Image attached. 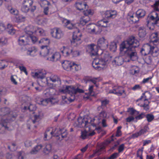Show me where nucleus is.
Wrapping results in <instances>:
<instances>
[{
    "mask_svg": "<svg viewBox=\"0 0 159 159\" xmlns=\"http://www.w3.org/2000/svg\"><path fill=\"white\" fill-rule=\"evenodd\" d=\"M39 43L42 44L41 48L42 49L40 54L44 57H47L46 60H48L49 57H47L48 56L50 47L48 46L50 43V39L47 38H44L41 39L39 41Z\"/></svg>",
    "mask_w": 159,
    "mask_h": 159,
    "instance_id": "nucleus-5",
    "label": "nucleus"
},
{
    "mask_svg": "<svg viewBox=\"0 0 159 159\" xmlns=\"http://www.w3.org/2000/svg\"><path fill=\"white\" fill-rule=\"evenodd\" d=\"M18 67L21 71L24 72L26 75H27V72L26 71V68L25 66H19Z\"/></svg>",
    "mask_w": 159,
    "mask_h": 159,
    "instance_id": "nucleus-60",
    "label": "nucleus"
},
{
    "mask_svg": "<svg viewBox=\"0 0 159 159\" xmlns=\"http://www.w3.org/2000/svg\"><path fill=\"white\" fill-rule=\"evenodd\" d=\"M44 97L49 98L50 97V88L46 89L44 92Z\"/></svg>",
    "mask_w": 159,
    "mask_h": 159,
    "instance_id": "nucleus-52",
    "label": "nucleus"
},
{
    "mask_svg": "<svg viewBox=\"0 0 159 159\" xmlns=\"http://www.w3.org/2000/svg\"><path fill=\"white\" fill-rule=\"evenodd\" d=\"M128 112L129 113V114L132 116H135L138 115L139 113V112L137 111L133 108H129Z\"/></svg>",
    "mask_w": 159,
    "mask_h": 159,
    "instance_id": "nucleus-30",
    "label": "nucleus"
},
{
    "mask_svg": "<svg viewBox=\"0 0 159 159\" xmlns=\"http://www.w3.org/2000/svg\"><path fill=\"white\" fill-rule=\"evenodd\" d=\"M63 49L61 51L63 55L65 57H67L71 55L72 52V49H70L67 47L63 46Z\"/></svg>",
    "mask_w": 159,
    "mask_h": 159,
    "instance_id": "nucleus-21",
    "label": "nucleus"
},
{
    "mask_svg": "<svg viewBox=\"0 0 159 159\" xmlns=\"http://www.w3.org/2000/svg\"><path fill=\"white\" fill-rule=\"evenodd\" d=\"M143 148H142L141 149H139L137 152V157H139L140 159H143L142 156V154L143 152Z\"/></svg>",
    "mask_w": 159,
    "mask_h": 159,
    "instance_id": "nucleus-46",
    "label": "nucleus"
},
{
    "mask_svg": "<svg viewBox=\"0 0 159 159\" xmlns=\"http://www.w3.org/2000/svg\"><path fill=\"white\" fill-rule=\"evenodd\" d=\"M95 134V132L94 131L91 132L85 129L81 132V137L82 139H85L89 138L90 137L93 136Z\"/></svg>",
    "mask_w": 159,
    "mask_h": 159,
    "instance_id": "nucleus-15",
    "label": "nucleus"
},
{
    "mask_svg": "<svg viewBox=\"0 0 159 159\" xmlns=\"http://www.w3.org/2000/svg\"><path fill=\"white\" fill-rule=\"evenodd\" d=\"M86 28L87 29L90 30L92 33L95 32L98 33H100L101 31V30H98V27L94 24H89L87 25Z\"/></svg>",
    "mask_w": 159,
    "mask_h": 159,
    "instance_id": "nucleus-16",
    "label": "nucleus"
},
{
    "mask_svg": "<svg viewBox=\"0 0 159 159\" xmlns=\"http://www.w3.org/2000/svg\"><path fill=\"white\" fill-rule=\"evenodd\" d=\"M54 131H52L51 133V134L54 135L57 137V139L61 140L62 139L66 138L68 134L67 130L64 128L55 129Z\"/></svg>",
    "mask_w": 159,
    "mask_h": 159,
    "instance_id": "nucleus-6",
    "label": "nucleus"
},
{
    "mask_svg": "<svg viewBox=\"0 0 159 159\" xmlns=\"http://www.w3.org/2000/svg\"><path fill=\"white\" fill-rule=\"evenodd\" d=\"M87 17V18L86 19L82 18L80 19V24L82 25H85L86 23H88V22L90 20V18L89 17Z\"/></svg>",
    "mask_w": 159,
    "mask_h": 159,
    "instance_id": "nucleus-38",
    "label": "nucleus"
},
{
    "mask_svg": "<svg viewBox=\"0 0 159 159\" xmlns=\"http://www.w3.org/2000/svg\"><path fill=\"white\" fill-rule=\"evenodd\" d=\"M88 8L84 9L83 12L84 14L86 16H88L89 15H92L93 14V10L90 9H88Z\"/></svg>",
    "mask_w": 159,
    "mask_h": 159,
    "instance_id": "nucleus-35",
    "label": "nucleus"
},
{
    "mask_svg": "<svg viewBox=\"0 0 159 159\" xmlns=\"http://www.w3.org/2000/svg\"><path fill=\"white\" fill-rule=\"evenodd\" d=\"M50 148V144H48L46 145L45 148H44L43 152L45 154H48L50 152L49 148Z\"/></svg>",
    "mask_w": 159,
    "mask_h": 159,
    "instance_id": "nucleus-44",
    "label": "nucleus"
},
{
    "mask_svg": "<svg viewBox=\"0 0 159 159\" xmlns=\"http://www.w3.org/2000/svg\"><path fill=\"white\" fill-rule=\"evenodd\" d=\"M29 27H26L25 30L26 34L20 36L18 39L19 45L22 46L30 44L32 43H35L37 42L38 39L37 37L33 35L32 31L29 30Z\"/></svg>",
    "mask_w": 159,
    "mask_h": 159,
    "instance_id": "nucleus-4",
    "label": "nucleus"
},
{
    "mask_svg": "<svg viewBox=\"0 0 159 159\" xmlns=\"http://www.w3.org/2000/svg\"><path fill=\"white\" fill-rule=\"evenodd\" d=\"M28 109L30 111H33L36 110V107L35 105L32 104H30L28 107Z\"/></svg>",
    "mask_w": 159,
    "mask_h": 159,
    "instance_id": "nucleus-59",
    "label": "nucleus"
},
{
    "mask_svg": "<svg viewBox=\"0 0 159 159\" xmlns=\"http://www.w3.org/2000/svg\"><path fill=\"white\" fill-rule=\"evenodd\" d=\"M124 144H122L119 146L118 148V149L119 153L122 152L124 149Z\"/></svg>",
    "mask_w": 159,
    "mask_h": 159,
    "instance_id": "nucleus-62",
    "label": "nucleus"
},
{
    "mask_svg": "<svg viewBox=\"0 0 159 159\" xmlns=\"http://www.w3.org/2000/svg\"><path fill=\"white\" fill-rule=\"evenodd\" d=\"M149 93L147 92H146L145 93H143V96H142L139 99H138L137 100V101H138L139 100H141L143 98H144L145 99L144 100V103H148V102H149V101H148V99L146 98H147L146 96L145 95V93Z\"/></svg>",
    "mask_w": 159,
    "mask_h": 159,
    "instance_id": "nucleus-48",
    "label": "nucleus"
},
{
    "mask_svg": "<svg viewBox=\"0 0 159 159\" xmlns=\"http://www.w3.org/2000/svg\"><path fill=\"white\" fill-rule=\"evenodd\" d=\"M22 4L31 7L32 5L33 1L32 0H22Z\"/></svg>",
    "mask_w": 159,
    "mask_h": 159,
    "instance_id": "nucleus-34",
    "label": "nucleus"
},
{
    "mask_svg": "<svg viewBox=\"0 0 159 159\" xmlns=\"http://www.w3.org/2000/svg\"><path fill=\"white\" fill-rule=\"evenodd\" d=\"M6 30L9 34L11 35L14 34L15 32V30L13 28L9 29H6Z\"/></svg>",
    "mask_w": 159,
    "mask_h": 159,
    "instance_id": "nucleus-61",
    "label": "nucleus"
},
{
    "mask_svg": "<svg viewBox=\"0 0 159 159\" xmlns=\"http://www.w3.org/2000/svg\"><path fill=\"white\" fill-rule=\"evenodd\" d=\"M146 117L147 119V121L148 122H150L152 121L154 119V116L150 114H148L146 116Z\"/></svg>",
    "mask_w": 159,
    "mask_h": 159,
    "instance_id": "nucleus-43",
    "label": "nucleus"
},
{
    "mask_svg": "<svg viewBox=\"0 0 159 159\" xmlns=\"http://www.w3.org/2000/svg\"><path fill=\"white\" fill-rule=\"evenodd\" d=\"M143 47L144 48V50L148 54H151L152 46L149 44L147 43L143 45Z\"/></svg>",
    "mask_w": 159,
    "mask_h": 159,
    "instance_id": "nucleus-26",
    "label": "nucleus"
},
{
    "mask_svg": "<svg viewBox=\"0 0 159 159\" xmlns=\"http://www.w3.org/2000/svg\"><path fill=\"white\" fill-rule=\"evenodd\" d=\"M75 7L77 9L80 11L84 10L88 8V7L84 2H77L75 3Z\"/></svg>",
    "mask_w": 159,
    "mask_h": 159,
    "instance_id": "nucleus-18",
    "label": "nucleus"
},
{
    "mask_svg": "<svg viewBox=\"0 0 159 159\" xmlns=\"http://www.w3.org/2000/svg\"><path fill=\"white\" fill-rule=\"evenodd\" d=\"M62 22L68 29L77 30V32L75 31L73 32L72 39L71 41V44L74 46H76L80 44L82 42L81 39L82 34L76 27L75 25L72 24L70 20L66 19H64Z\"/></svg>",
    "mask_w": 159,
    "mask_h": 159,
    "instance_id": "nucleus-3",
    "label": "nucleus"
},
{
    "mask_svg": "<svg viewBox=\"0 0 159 159\" xmlns=\"http://www.w3.org/2000/svg\"><path fill=\"white\" fill-rule=\"evenodd\" d=\"M61 56L59 52H55L52 54L50 57V61L52 62H56L60 60Z\"/></svg>",
    "mask_w": 159,
    "mask_h": 159,
    "instance_id": "nucleus-20",
    "label": "nucleus"
},
{
    "mask_svg": "<svg viewBox=\"0 0 159 159\" xmlns=\"http://www.w3.org/2000/svg\"><path fill=\"white\" fill-rule=\"evenodd\" d=\"M125 91L121 87H115L113 90H110L109 93H113L117 94L118 96H121Z\"/></svg>",
    "mask_w": 159,
    "mask_h": 159,
    "instance_id": "nucleus-13",
    "label": "nucleus"
},
{
    "mask_svg": "<svg viewBox=\"0 0 159 159\" xmlns=\"http://www.w3.org/2000/svg\"><path fill=\"white\" fill-rule=\"evenodd\" d=\"M149 19L153 21L152 23V24L156 25L158 26H159V16L158 14L155 11L152 12V14L148 16Z\"/></svg>",
    "mask_w": 159,
    "mask_h": 159,
    "instance_id": "nucleus-12",
    "label": "nucleus"
},
{
    "mask_svg": "<svg viewBox=\"0 0 159 159\" xmlns=\"http://www.w3.org/2000/svg\"><path fill=\"white\" fill-rule=\"evenodd\" d=\"M10 11L11 14L14 15H17L18 14V11L15 9H11Z\"/></svg>",
    "mask_w": 159,
    "mask_h": 159,
    "instance_id": "nucleus-57",
    "label": "nucleus"
},
{
    "mask_svg": "<svg viewBox=\"0 0 159 159\" xmlns=\"http://www.w3.org/2000/svg\"><path fill=\"white\" fill-rule=\"evenodd\" d=\"M93 59L94 60L93 62L92 65L93 67L94 68L95 66L98 65V64L100 62L99 61H101V60H99L98 59H96L95 58H93Z\"/></svg>",
    "mask_w": 159,
    "mask_h": 159,
    "instance_id": "nucleus-50",
    "label": "nucleus"
},
{
    "mask_svg": "<svg viewBox=\"0 0 159 159\" xmlns=\"http://www.w3.org/2000/svg\"><path fill=\"white\" fill-rule=\"evenodd\" d=\"M9 114L7 119L2 118L0 122V133H4L5 130L8 129L7 126V124L11 121H13L17 116L16 114L12 115V113L10 112V109L8 107L2 108L0 110V115L1 116H5Z\"/></svg>",
    "mask_w": 159,
    "mask_h": 159,
    "instance_id": "nucleus-2",
    "label": "nucleus"
},
{
    "mask_svg": "<svg viewBox=\"0 0 159 159\" xmlns=\"http://www.w3.org/2000/svg\"><path fill=\"white\" fill-rule=\"evenodd\" d=\"M59 79L57 75H54L50 77V81H51L53 83L50 82V89H54L56 85V83L58 82Z\"/></svg>",
    "mask_w": 159,
    "mask_h": 159,
    "instance_id": "nucleus-19",
    "label": "nucleus"
},
{
    "mask_svg": "<svg viewBox=\"0 0 159 159\" xmlns=\"http://www.w3.org/2000/svg\"><path fill=\"white\" fill-rule=\"evenodd\" d=\"M108 44L107 40L104 37L100 38L97 41L98 46L103 50L106 49L107 48Z\"/></svg>",
    "mask_w": 159,
    "mask_h": 159,
    "instance_id": "nucleus-11",
    "label": "nucleus"
},
{
    "mask_svg": "<svg viewBox=\"0 0 159 159\" xmlns=\"http://www.w3.org/2000/svg\"><path fill=\"white\" fill-rule=\"evenodd\" d=\"M89 49L90 51V55L92 57L98 55V49L97 46L93 44H91L88 46Z\"/></svg>",
    "mask_w": 159,
    "mask_h": 159,
    "instance_id": "nucleus-14",
    "label": "nucleus"
},
{
    "mask_svg": "<svg viewBox=\"0 0 159 159\" xmlns=\"http://www.w3.org/2000/svg\"><path fill=\"white\" fill-rule=\"evenodd\" d=\"M145 116V114L143 112L142 113L140 114H139L138 115L136 116L135 117L136 119V121H137L138 120H139L142 119V118H143Z\"/></svg>",
    "mask_w": 159,
    "mask_h": 159,
    "instance_id": "nucleus-45",
    "label": "nucleus"
},
{
    "mask_svg": "<svg viewBox=\"0 0 159 159\" xmlns=\"http://www.w3.org/2000/svg\"><path fill=\"white\" fill-rule=\"evenodd\" d=\"M60 92L63 93H68L72 96L77 93H83L84 91L78 88H75L71 86H66L65 89H60Z\"/></svg>",
    "mask_w": 159,
    "mask_h": 159,
    "instance_id": "nucleus-7",
    "label": "nucleus"
},
{
    "mask_svg": "<svg viewBox=\"0 0 159 159\" xmlns=\"http://www.w3.org/2000/svg\"><path fill=\"white\" fill-rule=\"evenodd\" d=\"M139 35L140 38L142 39L145 37L146 35V30L143 27H141L139 28Z\"/></svg>",
    "mask_w": 159,
    "mask_h": 159,
    "instance_id": "nucleus-23",
    "label": "nucleus"
},
{
    "mask_svg": "<svg viewBox=\"0 0 159 159\" xmlns=\"http://www.w3.org/2000/svg\"><path fill=\"white\" fill-rule=\"evenodd\" d=\"M72 63L70 61H65L62 63V66L65 70L69 71L71 70Z\"/></svg>",
    "mask_w": 159,
    "mask_h": 159,
    "instance_id": "nucleus-24",
    "label": "nucleus"
},
{
    "mask_svg": "<svg viewBox=\"0 0 159 159\" xmlns=\"http://www.w3.org/2000/svg\"><path fill=\"white\" fill-rule=\"evenodd\" d=\"M149 102H148V103H144L143 105H141L140 107H143V109L146 111H148L149 109Z\"/></svg>",
    "mask_w": 159,
    "mask_h": 159,
    "instance_id": "nucleus-49",
    "label": "nucleus"
},
{
    "mask_svg": "<svg viewBox=\"0 0 159 159\" xmlns=\"http://www.w3.org/2000/svg\"><path fill=\"white\" fill-rule=\"evenodd\" d=\"M29 7V6L22 5L21 9V11L23 12L27 13L30 9Z\"/></svg>",
    "mask_w": 159,
    "mask_h": 159,
    "instance_id": "nucleus-39",
    "label": "nucleus"
},
{
    "mask_svg": "<svg viewBox=\"0 0 159 159\" xmlns=\"http://www.w3.org/2000/svg\"><path fill=\"white\" fill-rule=\"evenodd\" d=\"M52 37L56 39H59L63 36V33L61 30L58 28H54L50 30Z\"/></svg>",
    "mask_w": 159,
    "mask_h": 159,
    "instance_id": "nucleus-8",
    "label": "nucleus"
},
{
    "mask_svg": "<svg viewBox=\"0 0 159 159\" xmlns=\"http://www.w3.org/2000/svg\"><path fill=\"white\" fill-rule=\"evenodd\" d=\"M46 74V72L43 73V70H39L35 72H32V75L35 78L41 79V81L42 82H46V84H48V80L46 78H44Z\"/></svg>",
    "mask_w": 159,
    "mask_h": 159,
    "instance_id": "nucleus-9",
    "label": "nucleus"
},
{
    "mask_svg": "<svg viewBox=\"0 0 159 159\" xmlns=\"http://www.w3.org/2000/svg\"><path fill=\"white\" fill-rule=\"evenodd\" d=\"M104 148V147H102L100 148L96 152H94L93 153V154L92 155H91L90 156V157L92 158V157H93L95 154H97V155H100V152Z\"/></svg>",
    "mask_w": 159,
    "mask_h": 159,
    "instance_id": "nucleus-47",
    "label": "nucleus"
},
{
    "mask_svg": "<svg viewBox=\"0 0 159 159\" xmlns=\"http://www.w3.org/2000/svg\"><path fill=\"white\" fill-rule=\"evenodd\" d=\"M122 127L121 126H118L117 127L116 133V136L119 137L121 135V132L120 130V129Z\"/></svg>",
    "mask_w": 159,
    "mask_h": 159,
    "instance_id": "nucleus-55",
    "label": "nucleus"
},
{
    "mask_svg": "<svg viewBox=\"0 0 159 159\" xmlns=\"http://www.w3.org/2000/svg\"><path fill=\"white\" fill-rule=\"evenodd\" d=\"M123 62V58L121 57H118L115 58V59L113 61L112 63L118 66H120L122 65Z\"/></svg>",
    "mask_w": 159,
    "mask_h": 159,
    "instance_id": "nucleus-25",
    "label": "nucleus"
},
{
    "mask_svg": "<svg viewBox=\"0 0 159 159\" xmlns=\"http://www.w3.org/2000/svg\"><path fill=\"white\" fill-rule=\"evenodd\" d=\"M11 145V147L10 146H8V149L11 151H15L17 149L16 143H12Z\"/></svg>",
    "mask_w": 159,
    "mask_h": 159,
    "instance_id": "nucleus-42",
    "label": "nucleus"
},
{
    "mask_svg": "<svg viewBox=\"0 0 159 159\" xmlns=\"http://www.w3.org/2000/svg\"><path fill=\"white\" fill-rule=\"evenodd\" d=\"M34 51H37V49L35 47H32L29 48L27 52V53L33 52Z\"/></svg>",
    "mask_w": 159,
    "mask_h": 159,
    "instance_id": "nucleus-58",
    "label": "nucleus"
},
{
    "mask_svg": "<svg viewBox=\"0 0 159 159\" xmlns=\"http://www.w3.org/2000/svg\"><path fill=\"white\" fill-rule=\"evenodd\" d=\"M117 16V12L115 10H109L106 11L103 15V17L107 20L115 18Z\"/></svg>",
    "mask_w": 159,
    "mask_h": 159,
    "instance_id": "nucleus-10",
    "label": "nucleus"
},
{
    "mask_svg": "<svg viewBox=\"0 0 159 159\" xmlns=\"http://www.w3.org/2000/svg\"><path fill=\"white\" fill-rule=\"evenodd\" d=\"M118 153H114L107 157V159H115L118 156Z\"/></svg>",
    "mask_w": 159,
    "mask_h": 159,
    "instance_id": "nucleus-53",
    "label": "nucleus"
},
{
    "mask_svg": "<svg viewBox=\"0 0 159 159\" xmlns=\"http://www.w3.org/2000/svg\"><path fill=\"white\" fill-rule=\"evenodd\" d=\"M78 121L79 125L81 126L82 127H87V126H86L88 124L89 122L88 121L85 120L84 119H82L81 118H79L78 120Z\"/></svg>",
    "mask_w": 159,
    "mask_h": 159,
    "instance_id": "nucleus-27",
    "label": "nucleus"
},
{
    "mask_svg": "<svg viewBox=\"0 0 159 159\" xmlns=\"http://www.w3.org/2000/svg\"><path fill=\"white\" fill-rule=\"evenodd\" d=\"M24 152L23 151H20L18 153V159H24Z\"/></svg>",
    "mask_w": 159,
    "mask_h": 159,
    "instance_id": "nucleus-56",
    "label": "nucleus"
},
{
    "mask_svg": "<svg viewBox=\"0 0 159 159\" xmlns=\"http://www.w3.org/2000/svg\"><path fill=\"white\" fill-rule=\"evenodd\" d=\"M159 6V0L156 1L154 4L152 5V7L155 11H159V8L158 7Z\"/></svg>",
    "mask_w": 159,
    "mask_h": 159,
    "instance_id": "nucleus-41",
    "label": "nucleus"
},
{
    "mask_svg": "<svg viewBox=\"0 0 159 159\" xmlns=\"http://www.w3.org/2000/svg\"><path fill=\"white\" fill-rule=\"evenodd\" d=\"M71 55H72L73 57H77L80 55V52L78 51L73 50L72 49Z\"/></svg>",
    "mask_w": 159,
    "mask_h": 159,
    "instance_id": "nucleus-54",
    "label": "nucleus"
},
{
    "mask_svg": "<svg viewBox=\"0 0 159 159\" xmlns=\"http://www.w3.org/2000/svg\"><path fill=\"white\" fill-rule=\"evenodd\" d=\"M99 63L98 65L95 66V68L96 70H100L101 69H103L104 66L105 64V63L104 61H99Z\"/></svg>",
    "mask_w": 159,
    "mask_h": 159,
    "instance_id": "nucleus-32",
    "label": "nucleus"
},
{
    "mask_svg": "<svg viewBox=\"0 0 159 159\" xmlns=\"http://www.w3.org/2000/svg\"><path fill=\"white\" fill-rule=\"evenodd\" d=\"M151 54L154 57H156L159 54V49L157 47L152 46Z\"/></svg>",
    "mask_w": 159,
    "mask_h": 159,
    "instance_id": "nucleus-28",
    "label": "nucleus"
},
{
    "mask_svg": "<svg viewBox=\"0 0 159 159\" xmlns=\"http://www.w3.org/2000/svg\"><path fill=\"white\" fill-rule=\"evenodd\" d=\"M141 89V86L139 84H136L131 89L133 90H135L138 89Z\"/></svg>",
    "mask_w": 159,
    "mask_h": 159,
    "instance_id": "nucleus-64",
    "label": "nucleus"
},
{
    "mask_svg": "<svg viewBox=\"0 0 159 159\" xmlns=\"http://www.w3.org/2000/svg\"><path fill=\"white\" fill-rule=\"evenodd\" d=\"M39 100H37L36 102L38 104L43 106H47L50 102V98H48L45 99L39 98Z\"/></svg>",
    "mask_w": 159,
    "mask_h": 159,
    "instance_id": "nucleus-22",
    "label": "nucleus"
},
{
    "mask_svg": "<svg viewBox=\"0 0 159 159\" xmlns=\"http://www.w3.org/2000/svg\"><path fill=\"white\" fill-rule=\"evenodd\" d=\"M128 18L130 19L133 23H136L139 20V18L136 14L132 15H129Z\"/></svg>",
    "mask_w": 159,
    "mask_h": 159,
    "instance_id": "nucleus-29",
    "label": "nucleus"
},
{
    "mask_svg": "<svg viewBox=\"0 0 159 159\" xmlns=\"http://www.w3.org/2000/svg\"><path fill=\"white\" fill-rule=\"evenodd\" d=\"M36 31L37 33H39L40 35H44V30L41 28L38 29Z\"/></svg>",
    "mask_w": 159,
    "mask_h": 159,
    "instance_id": "nucleus-63",
    "label": "nucleus"
},
{
    "mask_svg": "<svg viewBox=\"0 0 159 159\" xmlns=\"http://www.w3.org/2000/svg\"><path fill=\"white\" fill-rule=\"evenodd\" d=\"M151 41L155 44L157 43H159V34L156 32L152 33L150 36Z\"/></svg>",
    "mask_w": 159,
    "mask_h": 159,
    "instance_id": "nucleus-17",
    "label": "nucleus"
},
{
    "mask_svg": "<svg viewBox=\"0 0 159 159\" xmlns=\"http://www.w3.org/2000/svg\"><path fill=\"white\" fill-rule=\"evenodd\" d=\"M40 116L39 115H35L34 116V119L32 120L34 124L38 122L39 120Z\"/></svg>",
    "mask_w": 159,
    "mask_h": 159,
    "instance_id": "nucleus-51",
    "label": "nucleus"
},
{
    "mask_svg": "<svg viewBox=\"0 0 159 159\" xmlns=\"http://www.w3.org/2000/svg\"><path fill=\"white\" fill-rule=\"evenodd\" d=\"M7 66V62L6 61L4 60H1L0 61V69H3Z\"/></svg>",
    "mask_w": 159,
    "mask_h": 159,
    "instance_id": "nucleus-36",
    "label": "nucleus"
},
{
    "mask_svg": "<svg viewBox=\"0 0 159 159\" xmlns=\"http://www.w3.org/2000/svg\"><path fill=\"white\" fill-rule=\"evenodd\" d=\"M146 14V12L143 9H139L136 12V14L139 18L144 16Z\"/></svg>",
    "mask_w": 159,
    "mask_h": 159,
    "instance_id": "nucleus-31",
    "label": "nucleus"
},
{
    "mask_svg": "<svg viewBox=\"0 0 159 159\" xmlns=\"http://www.w3.org/2000/svg\"><path fill=\"white\" fill-rule=\"evenodd\" d=\"M139 45V41L134 37H131L121 44L120 50L121 52H123L125 55L131 60L134 61L137 58L135 48Z\"/></svg>",
    "mask_w": 159,
    "mask_h": 159,
    "instance_id": "nucleus-1",
    "label": "nucleus"
},
{
    "mask_svg": "<svg viewBox=\"0 0 159 159\" xmlns=\"http://www.w3.org/2000/svg\"><path fill=\"white\" fill-rule=\"evenodd\" d=\"M98 117V119L99 120L104 119V118L107 117V114L105 111H103L100 113Z\"/></svg>",
    "mask_w": 159,
    "mask_h": 159,
    "instance_id": "nucleus-40",
    "label": "nucleus"
},
{
    "mask_svg": "<svg viewBox=\"0 0 159 159\" xmlns=\"http://www.w3.org/2000/svg\"><path fill=\"white\" fill-rule=\"evenodd\" d=\"M80 69V66L79 65H77L73 63L71 66V70L73 71H77Z\"/></svg>",
    "mask_w": 159,
    "mask_h": 159,
    "instance_id": "nucleus-37",
    "label": "nucleus"
},
{
    "mask_svg": "<svg viewBox=\"0 0 159 159\" xmlns=\"http://www.w3.org/2000/svg\"><path fill=\"white\" fill-rule=\"evenodd\" d=\"M108 22V21L103 19L99 21L98 24L100 26L103 27H107V24Z\"/></svg>",
    "mask_w": 159,
    "mask_h": 159,
    "instance_id": "nucleus-33",
    "label": "nucleus"
}]
</instances>
